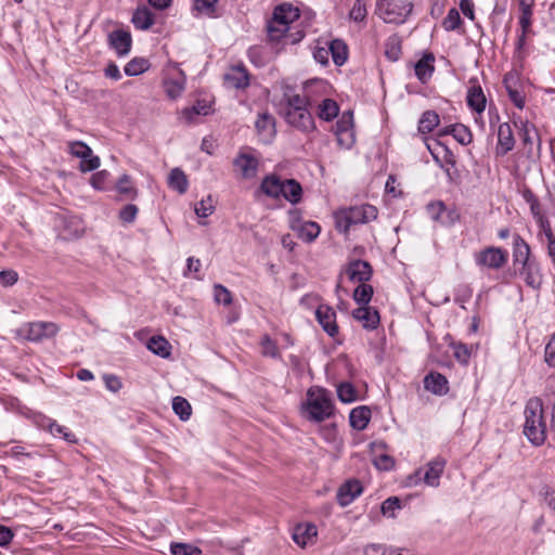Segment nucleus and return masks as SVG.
Returning <instances> with one entry per match:
<instances>
[{"label":"nucleus","mask_w":555,"mask_h":555,"mask_svg":"<svg viewBox=\"0 0 555 555\" xmlns=\"http://www.w3.org/2000/svg\"><path fill=\"white\" fill-rule=\"evenodd\" d=\"M334 403L327 390L321 387H311L307 391L302 403L304 416L313 422L321 423L334 415Z\"/></svg>","instance_id":"obj_2"},{"label":"nucleus","mask_w":555,"mask_h":555,"mask_svg":"<svg viewBox=\"0 0 555 555\" xmlns=\"http://www.w3.org/2000/svg\"><path fill=\"white\" fill-rule=\"evenodd\" d=\"M373 296V287L366 283H360L353 292V299L359 305L367 306Z\"/></svg>","instance_id":"obj_42"},{"label":"nucleus","mask_w":555,"mask_h":555,"mask_svg":"<svg viewBox=\"0 0 555 555\" xmlns=\"http://www.w3.org/2000/svg\"><path fill=\"white\" fill-rule=\"evenodd\" d=\"M267 33L271 42H282L283 44H295L305 37L302 30L293 33L291 26L285 25L284 22L275 17H271L268 21Z\"/></svg>","instance_id":"obj_6"},{"label":"nucleus","mask_w":555,"mask_h":555,"mask_svg":"<svg viewBox=\"0 0 555 555\" xmlns=\"http://www.w3.org/2000/svg\"><path fill=\"white\" fill-rule=\"evenodd\" d=\"M299 9L292 5L291 3H282L278 5L272 14V17H275L285 23V25L291 26L294 22L299 18Z\"/></svg>","instance_id":"obj_28"},{"label":"nucleus","mask_w":555,"mask_h":555,"mask_svg":"<svg viewBox=\"0 0 555 555\" xmlns=\"http://www.w3.org/2000/svg\"><path fill=\"white\" fill-rule=\"evenodd\" d=\"M450 347L453 350V354L456 361L461 364L467 365L472 356V348L460 341H452Z\"/></svg>","instance_id":"obj_41"},{"label":"nucleus","mask_w":555,"mask_h":555,"mask_svg":"<svg viewBox=\"0 0 555 555\" xmlns=\"http://www.w3.org/2000/svg\"><path fill=\"white\" fill-rule=\"evenodd\" d=\"M462 23H463V21L460 15V12L455 8H452L449 10L447 16L443 18L442 27L447 31H453V30H456L457 28H460Z\"/></svg>","instance_id":"obj_46"},{"label":"nucleus","mask_w":555,"mask_h":555,"mask_svg":"<svg viewBox=\"0 0 555 555\" xmlns=\"http://www.w3.org/2000/svg\"><path fill=\"white\" fill-rule=\"evenodd\" d=\"M363 491L359 480L351 479L341 485L337 491V501L340 506L351 504Z\"/></svg>","instance_id":"obj_17"},{"label":"nucleus","mask_w":555,"mask_h":555,"mask_svg":"<svg viewBox=\"0 0 555 555\" xmlns=\"http://www.w3.org/2000/svg\"><path fill=\"white\" fill-rule=\"evenodd\" d=\"M388 546L383 544H370L364 548V555H387Z\"/></svg>","instance_id":"obj_64"},{"label":"nucleus","mask_w":555,"mask_h":555,"mask_svg":"<svg viewBox=\"0 0 555 555\" xmlns=\"http://www.w3.org/2000/svg\"><path fill=\"white\" fill-rule=\"evenodd\" d=\"M284 118L292 127L302 132L314 130V120L307 106L299 109L284 111Z\"/></svg>","instance_id":"obj_11"},{"label":"nucleus","mask_w":555,"mask_h":555,"mask_svg":"<svg viewBox=\"0 0 555 555\" xmlns=\"http://www.w3.org/2000/svg\"><path fill=\"white\" fill-rule=\"evenodd\" d=\"M150 68V62L144 57H134L129 61L124 70L127 76L134 77L145 73Z\"/></svg>","instance_id":"obj_37"},{"label":"nucleus","mask_w":555,"mask_h":555,"mask_svg":"<svg viewBox=\"0 0 555 555\" xmlns=\"http://www.w3.org/2000/svg\"><path fill=\"white\" fill-rule=\"evenodd\" d=\"M255 126L259 133L271 135L274 132V119L267 113L258 116Z\"/></svg>","instance_id":"obj_45"},{"label":"nucleus","mask_w":555,"mask_h":555,"mask_svg":"<svg viewBox=\"0 0 555 555\" xmlns=\"http://www.w3.org/2000/svg\"><path fill=\"white\" fill-rule=\"evenodd\" d=\"M117 192L126 199H134L138 196V190L128 175H122L116 183Z\"/></svg>","instance_id":"obj_33"},{"label":"nucleus","mask_w":555,"mask_h":555,"mask_svg":"<svg viewBox=\"0 0 555 555\" xmlns=\"http://www.w3.org/2000/svg\"><path fill=\"white\" fill-rule=\"evenodd\" d=\"M366 15L367 10L364 0H356L349 12V18L356 23H360L366 18Z\"/></svg>","instance_id":"obj_53"},{"label":"nucleus","mask_w":555,"mask_h":555,"mask_svg":"<svg viewBox=\"0 0 555 555\" xmlns=\"http://www.w3.org/2000/svg\"><path fill=\"white\" fill-rule=\"evenodd\" d=\"M434 62V55L427 53L414 65L415 75L421 82L425 83L433 76L435 70Z\"/></svg>","instance_id":"obj_25"},{"label":"nucleus","mask_w":555,"mask_h":555,"mask_svg":"<svg viewBox=\"0 0 555 555\" xmlns=\"http://www.w3.org/2000/svg\"><path fill=\"white\" fill-rule=\"evenodd\" d=\"M372 274L373 270L367 261L353 260L350 261L345 268L344 272L340 273L339 281H341L343 276L346 275L352 283H365L372 278ZM339 288L340 282L337 284V289Z\"/></svg>","instance_id":"obj_10"},{"label":"nucleus","mask_w":555,"mask_h":555,"mask_svg":"<svg viewBox=\"0 0 555 555\" xmlns=\"http://www.w3.org/2000/svg\"><path fill=\"white\" fill-rule=\"evenodd\" d=\"M515 144L512 127L508 122H503L498 129V150L501 154L512 151Z\"/></svg>","instance_id":"obj_26"},{"label":"nucleus","mask_w":555,"mask_h":555,"mask_svg":"<svg viewBox=\"0 0 555 555\" xmlns=\"http://www.w3.org/2000/svg\"><path fill=\"white\" fill-rule=\"evenodd\" d=\"M535 221L539 225L540 234H543L547 242L555 240V236L551 229L550 221L547 220V218H545L544 215L537 218Z\"/></svg>","instance_id":"obj_59"},{"label":"nucleus","mask_w":555,"mask_h":555,"mask_svg":"<svg viewBox=\"0 0 555 555\" xmlns=\"http://www.w3.org/2000/svg\"><path fill=\"white\" fill-rule=\"evenodd\" d=\"M518 273L529 287L538 289L541 286L542 274L540 271L539 263L535 260L521 266L518 269Z\"/></svg>","instance_id":"obj_22"},{"label":"nucleus","mask_w":555,"mask_h":555,"mask_svg":"<svg viewBox=\"0 0 555 555\" xmlns=\"http://www.w3.org/2000/svg\"><path fill=\"white\" fill-rule=\"evenodd\" d=\"M337 397L344 403H350L357 400V390L350 383H340L337 386Z\"/></svg>","instance_id":"obj_44"},{"label":"nucleus","mask_w":555,"mask_h":555,"mask_svg":"<svg viewBox=\"0 0 555 555\" xmlns=\"http://www.w3.org/2000/svg\"><path fill=\"white\" fill-rule=\"evenodd\" d=\"M439 115L436 112H424L418 121V131L422 133L431 132L439 125Z\"/></svg>","instance_id":"obj_38"},{"label":"nucleus","mask_w":555,"mask_h":555,"mask_svg":"<svg viewBox=\"0 0 555 555\" xmlns=\"http://www.w3.org/2000/svg\"><path fill=\"white\" fill-rule=\"evenodd\" d=\"M328 54L331 53L333 62L337 66H341L346 61L348 56L347 46L343 40L335 39L332 40L328 44Z\"/></svg>","instance_id":"obj_30"},{"label":"nucleus","mask_w":555,"mask_h":555,"mask_svg":"<svg viewBox=\"0 0 555 555\" xmlns=\"http://www.w3.org/2000/svg\"><path fill=\"white\" fill-rule=\"evenodd\" d=\"M315 317L319 324L331 337L337 335L336 312L333 308L327 305H319L315 310Z\"/></svg>","instance_id":"obj_16"},{"label":"nucleus","mask_w":555,"mask_h":555,"mask_svg":"<svg viewBox=\"0 0 555 555\" xmlns=\"http://www.w3.org/2000/svg\"><path fill=\"white\" fill-rule=\"evenodd\" d=\"M48 431L53 437H62L67 442H70V443L77 442V438H76L75 434H73L67 427L57 424L54 420H53V425H51L48 428Z\"/></svg>","instance_id":"obj_48"},{"label":"nucleus","mask_w":555,"mask_h":555,"mask_svg":"<svg viewBox=\"0 0 555 555\" xmlns=\"http://www.w3.org/2000/svg\"><path fill=\"white\" fill-rule=\"evenodd\" d=\"M168 184L180 194L185 193L189 186L186 176L180 168H173L170 171Z\"/></svg>","instance_id":"obj_32"},{"label":"nucleus","mask_w":555,"mask_h":555,"mask_svg":"<svg viewBox=\"0 0 555 555\" xmlns=\"http://www.w3.org/2000/svg\"><path fill=\"white\" fill-rule=\"evenodd\" d=\"M195 9L207 16H214L218 0H194Z\"/></svg>","instance_id":"obj_57"},{"label":"nucleus","mask_w":555,"mask_h":555,"mask_svg":"<svg viewBox=\"0 0 555 555\" xmlns=\"http://www.w3.org/2000/svg\"><path fill=\"white\" fill-rule=\"evenodd\" d=\"M172 555H202V551L192 544L172 543L170 545Z\"/></svg>","instance_id":"obj_54"},{"label":"nucleus","mask_w":555,"mask_h":555,"mask_svg":"<svg viewBox=\"0 0 555 555\" xmlns=\"http://www.w3.org/2000/svg\"><path fill=\"white\" fill-rule=\"evenodd\" d=\"M466 102L468 107L478 114H481L486 109L487 99L476 78L469 79Z\"/></svg>","instance_id":"obj_15"},{"label":"nucleus","mask_w":555,"mask_h":555,"mask_svg":"<svg viewBox=\"0 0 555 555\" xmlns=\"http://www.w3.org/2000/svg\"><path fill=\"white\" fill-rule=\"evenodd\" d=\"M260 192L267 197L280 199L283 197L288 203L296 205L302 198V188L295 179H282L278 175H267L260 183Z\"/></svg>","instance_id":"obj_1"},{"label":"nucleus","mask_w":555,"mask_h":555,"mask_svg":"<svg viewBox=\"0 0 555 555\" xmlns=\"http://www.w3.org/2000/svg\"><path fill=\"white\" fill-rule=\"evenodd\" d=\"M108 46L115 51L117 56L124 57L131 51V34L124 29H116L108 35Z\"/></svg>","instance_id":"obj_13"},{"label":"nucleus","mask_w":555,"mask_h":555,"mask_svg":"<svg viewBox=\"0 0 555 555\" xmlns=\"http://www.w3.org/2000/svg\"><path fill=\"white\" fill-rule=\"evenodd\" d=\"M424 388L427 391L441 397L449 392V382L444 375L433 371L424 377Z\"/></svg>","instance_id":"obj_19"},{"label":"nucleus","mask_w":555,"mask_h":555,"mask_svg":"<svg viewBox=\"0 0 555 555\" xmlns=\"http://www.w3.org/2000/svg\"><path fill=\"white\" fill-rule=\"evenodd\" d=\"M376 218V207L369 204L341 209L335 214L336 229L346 233L352 225L366 223Z\"/></svg>","instance_id":"obj_4"},{"label":"nucleus","mask_w":555,"mask_h":555,"mask_svg":"<svg viewBox=\"0 0 555 555\" xmlns=\"http://www.w3.org/2000/svg\"><path fill=\"white\" fill-rule=\"evenodd\" d=\"M337 143L343 149H350L354 143L353 114L350 111L344 112L335 126Z\"/></svg>","instance_id":"obj_9"},{"label":"nucleus","mask_w":555,"mask_h":555,"mask_svg":"<svg viewBox=\"0 0 555 555\" xmlns=\"http://www.w3.org/2000/svg\"><path fill=\"white\" fill-rule=\"evenodd\" d=\"M442 133L452 134L453 138L463 145L469 144L473 140L472 132L462 124L451 125Z\"/></svg>","instance_id":"obj_35"},{"label":"nucleus","mask_w":555,"mask_h":555,"mask_svg":"<svg viewBox=\"0 0 555 555\" xmlns=\"http://www.w3.org/2000/svg\"><path fill=\"white\" fill-rule=\"evenodd\" d=\"M545 362L550 366H555V333L545 347Z\"/></svg>","instance_id":"obj_61"},{"label":"nucleus","mask_w":555,"mask_h":555,"mask_svg":"<svg viewBox=\"0 0 555 555\" xmlns=\"http://www.w3.org/2000/svg\"><path fill=\"white\" fill-rule=\"evenodd\" d=\"M138 207L134 204H128L119 211V218L125 223H132L138 215Z\"/></svg>","instance_id":"obj_58"},{"label":"nucleus","mask_w":555,"mask_h":555,"mask_svg":"<svg viewBox=\"0 0 555 555\" xmlns=\"http://www.w3.org/2000/svg\"><path fill=\"white\" fill-rule=\"evenodd\" d=\"M261 354L263 357L280 358V351L274 340L269 335H263L260 340Z\"/></svg>","instance_id":"obj_49"},{"label":"nucleus","mask_w":555,"mask_h":555,"mask_svg":"<svg viewBox=\"0 0 555 555\" xmlns=\"http://www.w3.org/2000/svg\"><path fill=\"white\" fill-rule=\"evenodd\" d=\"M210 107L205 102H196L192 107L185 108L182 113L188 122H192L194 116L207 115Z\"/></svg>","instance_id":"obj_50"},{"label":"nucleus","mask_w":555,"mask_h":555,"mask_svg":"<svg viewBox=\"0 0 555 555\" xmlns=\"http://www.w3.org/2000/svg\"><path fill=\"white\" fill-rule=\"evenodd\" d=\"M214 296L217 304L228 306L232 302L230 291L220 284L214 286Z\"/></svg>","instance_id":"obj_56"},{"label":"nucleus","mask_w":555,"mask_h":555,"mask_svg":"<svg viewBox=\"0 0 555 555\" xmlns=\"http://www.w3.org/2000/svg\"><path fill=\"white\" fill-rule=\"evenodd\" d=\"M132 23L135 28L146 30L154 24V15L147 8H139L132 15Z\"/></svg>","instance_id":"obj_31"},{"label":"nucleus","mask_w":555,"mask_h":555,"mask_svg":"<svg viewBox=\"0 0 555 555\" xmlns=\"http://www.w3.org/2000/svg\"><path fill=\"white\" fill-rule=\"evenodd\" d=\"M352 315L362 323L366 330H375L379 324V313L369 306H362L353 310Z\"/></svg>","instance_id":"obj_23"},{"label":"nucleus","mask_w":555,"mask_h":555,"mask_svg":"<svg viewBox=\"0 0 555 555\" xmlns=\"http://www.w3.org/2000/svg\"><path fill=\"white\" fill-rule=\"evenodd\" d=\"M521 195L525 202L530 206V211L534 219L543 215L540 202L530 189H525Z\"/></svg>","instance_id":"obj_47"},{"label":"nucleus","mask_w":555,"mask_h":555,"mask_svg":"<svg viewBox=\"0 0 555 555\" xmlns=\"http://www.w3.org/2000/svg\"><path fill=\"white\" fill-rule=\"evenodd\" d=\"M172 410L183 422L188 421L192 414V406L190 402L180 396L172 399Z\"/></svg>","instance_id":"obj_39"},{"label":"nucleus","mask_w":555,"mask_h":555,"mask_svg":"<svg viewBox=\"0 0 555 555\" xmlns=\"http://www.w3.org/2000/svg\"><path fill=\"white\" fill-rule=\"evenodd\" d=\"M519 137L525 145H532L534 138L538 137L535 127L529 121H519Z\"/></svg>","instance_id":"obj_43"},{"label":"nucleus","mask_w":555,"mask_h":555,"mask_svg":"<svg viewBox=\"0 0 555 555\" xmlns=\"http://www.w3.org/2000/svg\"><path fill=\"white\" fill-rule=\"evenodd\" d=\"M68 152L70 155L81 160L79 169L82 172L93 171L101 165L100 158L93 155L91 147L82 141L69 142Z\"/></svg>","instance_id":"obj_8"},{"label":"nucleus","mask_w":555,"mask_h":555,"mask_svg":"<svg viewBox=\"0 0 555 555\" xmlns=\"http://www.w3.org/2000/svg\"><path fill=\"white\" fill-rule=\"evenodd\" d=\"M530 246L528 243L519 235L515 234L513 236V261L514 266L520 264H527L533 259L530 258Z\"/></svg>","instance_id":"obj_24"},{"label":"nucleus","mask_w":555,"mask_h":555,"mask_svg":"<svg viewBox=\"0 0 555 555\" xmlns=\"http://www.w3.org/2000/svg\"><path fill=\"white\" fill-rule=\"evenodd\" d=\"M234 167L244 179H251L258 170V159L248 153H240L233 160Z\"/></svg>","instance_id":"obj_20"},{"label":"nucleus","mask_w":555,"mask_h":555,"mask_svg":"<svg viewBox=\"0 0 555 555\" xmlns=\"http://www.w3.org/2000/svg\"><path fill=\"white\" fill-rule=\"evenodd\" d=\"M339 107L337 103L332 99H324L319 104L318 116L320 119L330 121L338 116Z\"/></svg>","instance_id":"obj_36"},{"label":"nucleus","mask_w":555,"mask_h":555,"mask_svg":"<svg viewBox=\"0 0 555 555\" xmlns=\"http://www.w3.org/2000/svg\"><path fill=\"white\" fill-rule=\"evenodd\" d=\"M147 349L162 358L170 354V345L168 340L162 336H153L147 341Z\"/></svg>","instance_id":"obj_34"},{"label":"nucleus","mask_w":555,"mask_h":555,"mask_svg":"<svg viewBox=\"0 0 555 555\" xmlns=\"http://www.w3.org/2000/svg\"><path fill=\"white\" fill-rule=\"evenodd\" d=\"M103 379L105 387L112 392H118L122 387L120 378L116 375L106 374L103 376Z\"/></svg>","instance_id":"obj_60"},{"label":"nucleus","mask_w":555,"mask_h":555,"mask_svg":"<svg viewBox=\"0 0 555 555\" xmlns=\"http://www.w3.org/2000/svg\"><path fill=\"white\" fill-rule=\"evenodd\" d=\"M284 101H285L284 111L299 109V108L307 106L306 99L302 98L301 95L295 94V93L285 92Z\"/></svg>","instance_id":"obj_51"},{"label":"nucleus","mask_w":555,"mask_h":555,"mask_svg":"<svg viewBox=\"0 0 555 555\" xmlns=\"http://www.w3.org/2000/svg\"><path fill=\"white\" fill-rule=\"evenodd\" d=\"M460 9L462 13L470 21L475 20V4L473 0H460Z\"/></svg>","instance_id":"obj_63"},{"label":"nucleus","mask_w":555,"mask_h":555,"mask_svg":"<svg viewBox=\"0 0 555 555\" xmlns=\"http://www.w3.org/2000/svg\"><path fill=\"white\" fill-rule=\"evenodd\" d=\"M524 434L533 446H542L546 439L543 403L538 397L530 398L525 408Z\"/></svg>","instance_id":"obj_3"},{"label":"nucleus","mask_w":555,"mask_h":555,"mask_svg":"<svg viewBox=\"0 0 555 555\" xmlns=\"http://www.w3.org/2000/svg\"><path fill=\"white\" fill-rule=\"evenodd\" d=\"M446 464L447 461L441 456H437L433 459L430 462H428V464L426 465V470L424 473V482L429 487H438Z\"/></svg>","instance_id":"obj_21"},{"label":"nucleus","mask_w":555,"mask_h":555,"mask_svg":"<svg viewBox=\"0 0 555 555\" xmlns=\"http://www.w3.org/2000/svg\"><path fill=\"white\" fill-rule=\"evenodd\" d=\"M223 80L227 88L245 89L249 86V75L244 66L231 67Z\"/></svg>","instance_id":"obj_18"},{"label":"nucleus","mask_w":555,"mask_h":555,"mask_svg":"<svg viewBox=\"0 0 555 555\" xmlns=\"http://www.w3.org/2000/svg\"><path fill=\"white\" fill-rule=\"evenodd\" d=\"M59 326L53 322H33L27 325L26 338L31 341H39L57 334Z\"/></svg>","instance_id":"obj_14"},{"label":"nucleus","mask_w":555,"mask_h":555,"mask_svg":"<svg viewBox=\"0 0 555 555\" xmlns=\"http://www.w3.org/2000/svg\"><path fill=\"white\" fill-rule=\"evenodd\" d=\"M215 210V206L212 203L211 196H207L206 198H203L198 204L195 206V214L199 218H206L210 216Z\"/></svg>","instance_id":"obj_55"},{"label":"nucleus","mask_w":555,"mask_h":555,"mask_svg":"<svg viewBox=\"0 0 555 555\" xmlns=\"http://www.w3.org/2000/svg\"><path fill=\"white\" fill-rule=\"evenodd\" d=\"M289 215H291V228L298 233L299 237L302 241H305L307 243H311L319 236L321 229L317 222H313V221L301 222L300 220H298L296 218L297 211H291Z\"/></svg>","instance_id":"obj_12"},{"label":"nucleus","mask_w":555,"mask_h":555,"mask_svg":"<svg viewBox=\"0 0 555 555\" xmlns=\"http://www.w3.org/2000/svg\"><path fill=\"white\" fill-rule=\"evenodd\" d=\"M317 537V527L312 524L297 525L293 532V540L299 546H306Z\"/></svg>","instance_id":"obj_27"},{"label":"nucleus","mask_w":555,"mask_h":555,"mask_svg":"<svg viewBox=\"0 0 555 555\" xmlns=\"http://www.w3.org/2000/svg\"><path fill=\"white\" fill-rule=\"evenodd\" d=\"M412 10L413 3L408 0H377L375 13L385 23L403 24Z\"/></svg>","instance_id":"obj_5"},{"label":"nucleus","mask_w":555,"mask_h":555,"mask_svg":"<svg viewBox=\"0 0 555 555\" xmlns=\"http://www.w3.org/2000/svg\"><path fill=\"white\" fill-rule=\"evenodd\" d=\"M18 274L13 270H3L0 272V283L3 286H11L17 282Z\"/></svg>","instance_id":"obj_62"},{"label":"nucleus","mask_w":555,"mask_h":555,"mask_svg":"<svg viewBox=\"0 0 555 555\" xmlns=\"http://www.w3.org/2000/svg\"><path fill=\"white\" fill-rule=\"evenodd\" d=\"M401 501L397 496H390L382 504V514L386 517H396V512L401 509Z\"/></svg>","instance_id":"obj_52"},{"label":"nucleus","mask_w":555,"mask_h":555,"mask_svg":"<svg viewBox=\"0 0 555 555\" xmlns=\"http://www.w3.org/2000/svg\"><path fill=\"white\" fill-rule=\"evenodd\" d=\"M474 259L480 268L499 270L507 262L508 253L501 247L489 246L476 253Z\"/></svg>","instance_id":"obj_7"},{"label":"nucleus","mask_w":555,"mask_h":555,"mask_svg":"<svg viewBox=\"0 0 555 555\" xmlns=\"http://www.w3.org/2000/svg\"><path fill=\"white\" fill-rule=\"evenodd\" d=\"M371 420V410L367 406H358L351 410L349 415L350 425L357 430H363Z\"/></svg>","instance_id":"obj_29"},{"label":"nucleus","mask_w":555,"mask_h":555,"mask_svg":"<svg viewBox=\"0 0 555 555\" xmlns=\"http://www.w3.org/2000/svg\"><path fill=\"white\" fill-rule=\"evenodd\" d=\"M519 25L524 31H530L532 24V4L526 0H519Z\"/></svg>","instance_id":"obj_40"}]
</instances>
